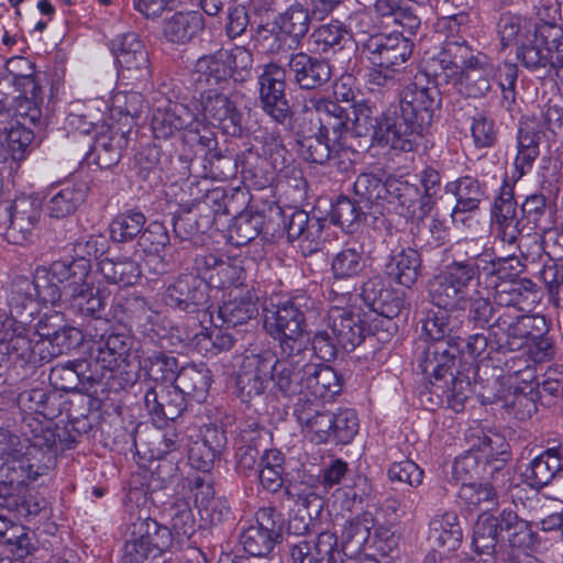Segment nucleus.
Listing matches in <instances>:
<instances>
[{"instance_id": "1", "label": "nucleus", "mask_w": 563, "mask_h": 563, "mask_svg": "<svg viewBox=\"0 0 563 563\" xmlns=\"http://www.w3.org/2000/svg\"><path fill=\"white\" fill-rule=\"evenodd\" d=\"M168 511L170 529L148 516L131 515L125 532L122 563H145L165 552L170 547L174 536L183 541L195 533L196 521L187 500H176Z\"/></svg>"}, {"instance_id": "2", "label": "nucleus", "mask_w": 563, "mask_h": 563, "mask_svg": "<svg viewBox=\"0 0 563 563\" xmlns=\"http://www.w3.org/2000/svg\"><path fill=\"white\" fill-rule=\"evenodd\" d=\"M355 42L372 65L367 76L371 85L393 87L410 77L413 44L402 34L374 33Z\"/></svg>"}, {"instance_id": "3", "label": "nucleus", "mask_w": 563, "mask_h": 563, "mask_svg": "<svg viewBox=\"0 0 563 563\" xmlns=\"http://www.w3.org/2000/svg\"><path fill=\"white\" fill-rule=\"evenodd\" d=\"M440 103V91L426 74L415 75L413 81L400 92V112L391 108V114L399 136L409 143L407 152L415 150L419 139L430 128Z\"/></svg>"}, {"instance_id": "4", "label": "nucleus", "mask_w": 563, "mask_h": 563, "mask_svg": "<svg viewBox=\"0 0 563 563\" xmlns=\"http://www.w3.org/2000/svg\"><path fill=\"white\" fill-rule=\"evenodd\" d=\"M312 303L308 296L300 294L265 310L264 328L271 336L279 341L284 353L302 351L306 312Z\"/></svg>"}, {"instance_id": "5", "label": "nucleus", "mask_w": 563, "mask_h": 563, "mask_svg": "<svg viewBox=\"0 0 563 563\" xmlns=\"http://www.w3.org/2000/svg\"><path fill=\"white\" fill-rule=\"evenodd\" d=\"M517 59L529 70H550L563 65V29L554 23L539 24L530 42L518 45Z\"/></svg>"}, {"instance_id": "6", "label": "nucleus", "mask_w": 563, "mask_h": 563, "mask_svg": "<svg viewBox=\"0 0 563 563\" xmlns=\"http://www.w3.org/2000/svg\"><path fill=\"white\" fill-rule=\"evenodd\" d=\"M473 269L464 265H448L439 275L430 282V297L432 302L443 310L464 311L474 291Z\"/></svg>"}, {"instance_id": "7", "label": "nucleus", "mask_w": 563, "mask_h": 563, "mask_svg": "<svg viewBox=\"0 0 563 563\" xmlns=\"http://www.w3.org/2000/svg\"><path fill=\"white\" fill-rule=\"evenodd\" d=\"M545 325L543 317L518 313L514 309H498L497 318L489 325V332L500 350L516 352L530 345L534 334Z\"/></svg>"}, {"instance_id": "8", "label": "nucleus", "mask_w": 563, "mask_h": 563, "mask_svg": "<svg viewBox=\"0 0 563 563\" xmlns=\"http://www.w3.org/2000/svg\"><path fill=\"white\" fill-rule=\"evenodd\" d=\"M353 109L354 119L351 122L353 135L358 137L371 136L378 145L407 152L409 143H406V140L404 141L399 136L391 108H388L380 119L376 110L365 101L356 102Z\"/></svg>"}, {"instance_id": "9", "label": "nucleus", "mask_w": 563, "mask_h": 563, "mask_svg": "<svg viewBox=\"0 0 563 563\" xmlns=\"http://www.w3.org/2000/svg\"><path fill=\"white\" fill-rule=\"evenodd\" d=\"M112 51L119 65V78L124 85L136 87L150 80L148 53L137 34L118 35L112 40Z\"/></svg>"}, {"instance_id": "10", "label": "nucleus", "mask_w": 563, "mask_h": 563, "mask_svg": "<svg viewBox=\"0 0 563 563\" xmlns=\"http://www.w3.org/2000/svg\"><path fill=\"white\" fill-rule=\"evenodd\" d=\"M34 332L26 327L25 320L7 318L0 313V352L25 363L36 364L46 356L42 355L44 340L36 339Z\"/></svg>"}, {"instance_id": "11", "label": "nucleus", "mask_w": 563, "mask_h": 563, "mask_svg": "<svg viewBox=\"0 0 563 563\" xmlns=\"http://www.w3.org/2000/svg\"><path fill=\"white\" fill-rule=\"evenodd\" d=\"M261 109L275 122L285 124L291 119V110L286 98V68L278 63L262 67L257 79Z\"/></svg>"}, {"instance_id": "12", "label": "nucleus", "mask_w": 563, "mask_h": 563, "mask_svg": "<svg viewBox=\"0 0 563 563\" xmlns=\"http://www.w3.org/2000/svg\"><path fill=\"white\" fill-rule=\"evenodd\" d=\"M312 18L311 8L299 2L289 5L275 18L274 24L278 27L279 35L276 36V46H272V53L278 56V63L287 57L288 51L300 46L309 32Z\"/></svg>"}, {"instance_id": "13", "label": "nucleus", "mask_w": 563, "mask_h": 563, "mask_svg": "<svg viewBox=\"0 0 563 563\" xmlns=\"http://www.w3.org/2000/svg\"><path fill=\"white\" fill-rule=\"evenodd\" d=\"M42 218V206L32 197H19L12 201L11 219L4 240L11 244L24 245L34 241Z\"/></svg>"}, {"instance_id": "14", "label": "nucleus", "mask_w": 563, "mask_h": 563, "mask_svg": "<svg viewBox=\"0 0 563 563\" xmlns=\"http://www.w3.org/2000/svg\"><path fill=\"white\" fill-rule=\"evenodd\" d=\"M424 192L421 194L417 185L401 179V185L412 189L408 196L400 192V213L411 220L426 218L432 210L435 197L441 188V177L438 170L428 167L422 170L420 177Z\"/></svg>"}, {"instance_id": "15", "label": "nucleus", "mask_w": 563, "mask_h": 563, "mask_svg": "<svg viewBox=\"0 0 563 563\" xmlns=\"http://www.w3.org/2000/svg\"><path fill=\"white\" fill-rule=\"evenodd\" d=\"M203 120L221 129L225 134L236 135L242 130V113L235 103L216 89H208L200 96Z\"/></svg>"}, {"instance_id": "16", "label": "nucleus", "mask_w": 563, "mask_h": 563, "mask_svg": "<svg viewBox=\"0 0 563 563\" xmlns=\"http://www.w3.org/2000/svg\"><path fill=\"white\" fill-rule=\"evenodd\" d=\"M493 287L497 310L509 308L518 313H530L541 298L538 286L528 278L501 280Z\"/></svg>"}, {"instance_id": "17", "label": "nucleus", "mask_w": 563, "mask_h": 563, "mask_svg": "<svg viewBox=\"0 0 563 563\" xmlns=\"http://www.w3.org/2000/svg\"><path fill=\"white\" fill-rule=\"evenodd\" d=\"M272 356L251 354L243 357L236 375L238 396L247 402L264 393L269 380Z\"/></svg>"}, {"instance_id": "18", "label": "nucleus", "mask_w": 563, "mask_h": 563, "mask_svg": "<svg viewBox=\"0 0 563 563\" xmlns=\"http://www.w3.org/2000/svg\"><path fill=\"white\" fill-rule=\"evenodd\" d=\"M284 58L288 59V71L292 76L295 84L301 89H318L331 79V66L323 58L311 56L305 52L291 53Z\"/></svg>"}, {"instance_id": "19", "label": "nucleus", "mask_w": 563, "mask_h": 563, "mask_svg": "<svg viewBox=\"0 0 563 563\" xmlns=\"http://www.w3.org/2000/svg\"><path fill=\"white\" fill-rule=\"evenodd\" d=\"M476 55L465 40L452 36L445 40L430 67L434 76H442L446 81L452 82Z\"/></svg>"}, {"instance_id": "20", "label": "nucleus", "mask_w": 563, "mask_h": 563, "mask_svg": "<svg viewBox=\"0 0 563 563\" xmlns=\"http://www.w3.org/2000/svg\"><path fill=\"white\" fill-rule=\"evenodd\" d=\"M195 121V113L186 104L167 100L164 106L155 108L151 126L155 139L168 140L190 128Z\"/></svg>"}, {"instance_id": "21", "label": "nucleus", "mask_w": 563, "mask_h": 563, "mask_svg": "<svg viewBox=\"0 0 563 563\" xmlns=\"http://www.w3.org/2000/svg\"><path fill=\"white\" fill-rule=\"evenodd\" d=\"M354 191L367 202L378 203L386 201L387 203L400 207V192L402 191L405 196H408V194L412 192V189L401 185L400 178L388 177L383 181L374 174L364 173L356 178Z\"/></svg>"}, {"instance_id": "22", "label": "nucleus", "mask_w": 563, "mask_h": 563, "mask_svg": "<svg viewBox=\"0 0 563 563\" xmlns=\"http://www.w3.org/2000/svg\"><path fill=\"white\" fill-rule=\"evenodd\" d=\"M329 329L338 338L340 347L353 351L358 346L366 333V324L360 313L351 308L333 306L328 312Z\"/></svg>"}, {"instance_id": "23", "label": "nucleus", "mask_w": 563, "mask_h": 563, "mask_svg": "<svg viewBox=\"0 0 563 563\" xmlns=\"http://www.w3.org/2000/svg\"><path fill=\"white\" fill-rule=\"evenodd\" d=\"M294 415L312 442L321 444L332 441L334 412L320 410L312 400L299 398Z\"/></svg>"}, {"instance_id": "24", "label": "nucleus", "mask_w": 563, "mask_h": 563, "mask_svg": "<svg viewBox=\"0 0 563 563\" xmlns=\"http://www.w3.org/2000/svg\"><path fill=\"white\" fill-rule=\"evenodd\" d=\"M300 384L302 385L301 395L309 399L332 398L338 395L342 388V380L339 374L329 365L308 363L301 369Z\"/></svg>"}, {"instance_id": "25", "label": "nucleus", "mask_w": 563, "mask_h": 563, "mask_svg": "<svg viewBox=\"0 0 563 563\" xmlns=\"http://www.w3.org/2000/svg\"><path fill=\"white\" fill-rule=\"evenodd\" d=\"M494 78H496L495 66L485 55L477 54L452 84L467 97L479 98L490 90Z\"/></svg>"}, {"instance_id": "26", "label": "nucleus", "mask_w": 563, "mask_h": 563, "mask_svg": "<svg viewBox=\"0 0 563 563\" xmlns=\"http://www.w3.org/2000/svg\"><path fill=\"white\" fill-rule=\"evenodd\" d=\"M499 530L506 533V541L510 548L507 553H529L539 544V534L532 523L521 519L511 509H504L499 514Z\"/></svg>"}, {"instance_id": "27", "label": "nucleus", "mask_w": 563, "mask_h": 563, "mask_svg": "<svg viewBox=\"0 0 563 563\" xmlns=\"http://www.w3.org/2000/svg\"><path fill=\"white\" fill-rule=\"evenodd\" d=\"M302 351H294L291 354L280 352V358L273 361L269 379L285 396L301 395V369L305 366Z\"/></svg>"}, {"instance_id": "28", "label": "nucleus", "mask_w": 563, "mask_h": 563, "mask_svg": "<svg viewBox=\"0 0 563 563\" xmlns=\"http://www.w3.org/2000/svg\"><path fill=\"white\" fill-rule=\"evenodd\" d=\"M147 411L158 419L174 421L186 408L185 395L176 385L156 384L144 396Z\"/></svg>"}, {"instance_id": "29", "label": "nucleus", "mask_w": 563, "mask_h": 563, "mask_svg": "<svg viewBox=\"0 0 563 563\" xmlns=\"http://www.w3.org/2000/svg\"><path fill=\"white\" fill-rule=\"evenodd\" d=\"M543 136L539 121L532 117H525L520 121L518 131V153L515 159L517 179L529 173L539 156V144Z\"/></svg>"}, {"instance_id": "30", "label": "nucleus", "mask_w": 563, "mask_h": 563, "mask_svg": "<svg viewBox=\"0 0 563 563\" xmlns=\"http://www.w3.org/2000/svg\"><path fill=\"white\" fill-rule=\"evenodd\" d=\"M494 224L497 235L503 242L515 244L521 233L520 220L517 218V203L514 199V190L509 185L500 188L493 209Z\"/></svg>"}, {"instance_id": "31", "label": "nucleus", "mask_w": 563, "mask_h": 563, "mask_svg": "<svg viewBox=\"0 0 563 563\" xmlns=\"http://www.w3.org/2000/svg\"><path fill=\"white\" fill-rule=\"evenodd\" d=\"M205 299V287L201 279L192 274L178 276L165 291L167 306L180 311L191 312Z\"/></svg>"}, {"instance_id": "32", "label": "nucleus", "mask_w": 563, "mask_h": 563, "mask_svg": "<svg viewBox=\"0 0 563 563\" xmlns=\"http://www.w3.org/2000/svg\"><path fill=\"white\" fill-rule=\"evenodd\" d=\"M133 338L125 332H113L91 346L90 356L104 369L113 371L125 362L133 346Z\"/></svg>"}, {"instance_id": "33", "label": "nucleus", "mask_w": 563, "mask_h": 563, "mask_svg": "<svg viewBox=\"0 0 563 563\" xmlns=\"http://www.w3.org/2000/svg\"><path fill=\"white\" fill-rule=\"evenodd\" d=\"M224 432L218 428H208L201 439L187 443L188 462L192 468L208 473L224 446Z\"/></svg>"}, {"instance_id": "34", "label": "nucleus", "mask_w": 563, "mask_h": 563, "mask_svg": "<svg viewBox=\"0 0 563 563\" xmlns=\"http://www.w3.org/2000/svg\"><path fill=\"white\" fill-rule=\"evenodd\" d=\"M563 473V442L536 456L527 466L525 476L530 486L542 488Z\"/></svg>"}, {"instance_id": "35", "label": "nucleus", "mask_w": 563, "mask_h": 563, "mask_svg": "<svg viewBox=\"0 0 563 563\" xmlns=\"http://www.w3.org/2000/svg\"><path fill=\"white\" fill-rule=\"evenodd\" d=\"M455 253L460 260H454L450 265H464L472 268L474 276L481 284L483 273L495 276L499 271L490 253L485 250L481 239L463 240L457 242Z\"/></svg>"}, {"instance_id": "36", "label": "nucleus", "mask_w": 563, "mask_h": 563, "mask_svg": "<svg viewBox=\"0 0 563 563\" xmlns=\"http://www.w3.org/2000/svg\"><path fill=\"white\" fill-rule=\"evenodd\" d=\"M438 341L430 343L423 354L420 363L422 373L433 377L435 380L442 379L450 374L454 364L455 356L461 351V345L456 340Z\"/></svg>"}, {"instance_id": "37", "label": "nucleus", "mask_w": 563, "mask_h": 563, "mask_svg": "<svg viewBox=\"0 0 563 563\" xmlns=\"http://www.w3.org/2000/svg\"><path fill=\"white\" fill-rule=\"evenodd\" d=\"M445 191L452 194L456 199V205L452 210L451 218L454 223L464 222L461 217L465 212H472L478 209L485 192L479 181L471 176H463L445 185Z\"/></svg>"}, {"instance_id": "38", "label": "nucleus", "mask_w": 563, "mask_h": 563, "mask_svg": "<svg viewBox=\"0 0 563 563\" xmlns=\"http://www.w3.org/2000/svg\"><path fill=\"white\" fill-rule=\"evenodd\" d=\"M126 145L128 139L124 132L108 128L96 136L88 158L101 169L111 168L120 162Z\"/></svg>"}, {"instance_id": "39", "label": "nucleus", "mask_w": 563, "mask_h": 563, "mask_svg": "<svg viewBox=\"0 0 563 563\" xmlns=\"http://www.w3.org/2000/svg\"><path fill=\"white\" fill-rule=\"evenodd\" d=\"M46 471L47 466L42 464L26 446L0 467V479L11 485H23L35 481L38 476L44 475Z\"/></svg>"}, {"instance_id": "40", "label": "nucleus", "mask_w": 563, "mask_h": 563, "mask_svg": "<svg viewBox=\"0 0 563 563\" xmlns=\"http://www.w3.org/2000/svg\"><path fill=\"white\" fill-rule=\"evenodd\" d=\"M192 75L195 81L200 85L223 88L232 78L227 52L219 49L213 54L200 56L194 65Z\"/></svg>"}, {"instance_id": "41", "label": "nucleus", "mask_w": 563, "mask_h": 563, "mask_svg": "<svg viewBox=\"0 0 563 563\" xmlns=\"http://www.w3.org/2000/svg\"><path fill=\"white\" fill-rule=\"evenodd\" d=\"M205 27V19L198 11L176 12L163 25V35L169 43L185 45Z\"/></svg>"}, {"instance_id": "42", "label": "nucleus", "mask_w": 563, "mask_h": 563, "mask_svg": "<svg viewBox=\"0 0 563 563\" xmlns=\"http://www.w3.org/2000/svg\"><path fill=\"white\" fill-rule=\"evenodd\" d=\"M421 257L417 250L407 247L394 252L387 264L386 274L393 280L410 288L416 284L421 274Z\"/></svg>"}, {"instance_id": "43", "label": "nucleus", "mask_w": 563, "mask_h": 563, "mask_svg": "<svg viewBox=\"0 0 563 563\" xmlns=\"http://www.w3.org/2000/svg\"><path fill=\"white\" fill-rule=\"evenodd\" d=\"M230 294L228 301L223 302L219 308V317L223 323L229 327H236L244 324L255 318L258 313L257 297L254 292L247 289L244 294Z\"/></svg>"}, {"instance_id": "44", "label": "nucleus", "mask_w": 563, "mask_h": 563, "mask_svg": "<svg viewBox=\"0 0 563 563\" xmlns=\"http://www.w3.org/2000/svg\"><path fill=\"white\" fill-rule=\"evenodd\" d=\"M373 518L369 514H362L345 520L342 525L340 544L346 556L362 552L369 541Z\"/></svg>"}, {"instance_id": "45", "label": "nucleus", "mask_w": 563, "mask_h": 563, "mask_svg": "<svg viewBox=\"0 0 563 563\" xmlns=\"http://www.w3.org/2000/svg\"><path fill=\"white\" fill-rule=\"evenodd\" d=\"M47 202L49 217L64 219L79 208L86 198V186L84 184H65L60 188L55 187Z\"/></svg>"}, {"instance_id": "46", "label": "nucleus", "mask_w": 563, "mask_h": 563, "mask_svg": "<svg viewBox=\"0 0 563 563\" xmlns=\"http://www.w3.org/2000/svg\"><path fill=\"white\" fill-rule=\"evenodd\" d=\"M51 265L64 297L74 294L79 287H85L91 269L86 260L55 261Z\"/></svg>"}, {"instance_id": "47", "label": "nucleus", "mask_w": 563, "mask_h": 563, "mask_svg": "<svg viewBox=\"0 0 563 563\" xmlns=\"http://www.w3.org/2000/svg\"><path fill=\"white\" fill-rule=\"evenodd\" d=\"M33 139V132L20 123L12 124L9 129L0 128V165H4L10 158L23 159Z\"/></svg>"}, {"instance_id": "48", "label": "nucleus", "mask_w": 563, "mask_h": 563, "mask_svg": "<svg viewBox=\"0 0 563 563\" xmlns=\"http://www.w3.org/2000/svg\"><path fill=\"white\" fill-rule=\"evenodd\" d=\"M139 363L145 375L155 383L175 382L178 374V361L163 352L142 350Z\"/></svg>"}, {"instance_id": "49", "label": "nucleus", "mask_w": 563, "mask_h": 563, "mask_svg": "<svg viewBox=\"0 0 563 563\" xmlns=\"http://www.w3.org/2000/svg\"><path fill=\"white\" fill-rule=\"evenodd\" d=\"M537 27L539 25L531 20L511 12L503 13L497 22V33L504 47L530 42Z\"/></svg>"}, {"instance_id": "50", "label": "nucleus", "mask_w": 563, "mask_h": 563, "mask_svg": "<svg viewBox=\"0 0 563 563\" xmlns=\"http://www.w3.org/2000/svg\"><path fill=\"white\" fill-rule=\"evenodd\" d=\"M264 432L265 430L261 429L256 422L246 423L240 430L235 452L236 465L240 472L246 474L254 470L260 456L257 442Z\"/></svg>"}, {"instance_id": "51", "label": "nucleus", "mask_w": 563, "mask_h": 563, "mask_svg": "<svg viewBox=\"0 0 563 563\" xmlns=\"http://www.w3.org/2000/svg\"><path fill=\"white\" fill-rule=\"evenodd\" d=\"M175 385L185 395L198 402L205 400L211 383L210 371L205 365L183 366L177 374Z\"/></svg>"}, {"instance_id": "52", "label": "nucleus", "mask_w": 563, "mask_h": 563, "mask_svg": "<svg viewBox=\"0 0 563 563\" xmlns=\"http://www.w3.org/2000/svg\"><path fill=\"white\" fill-rule=\"evenodd\" d=\"M300 156L311 163L324 165L327 163L342 168L343 164L339 157L342 151L333 150L329 145V139L325 133H318L310 136H305L298 141Z\"/></svg>"}, {"instance_id": "53", "label": "nucleus", "mask_w": 563, "mask_h": 563, "mask_svg": "<svg viewBox=\"0 0 563 563\" xmlns=\"http://www.w3.org/2000/svg\"><path fill=\"white\" fill-rule=\"evenodd\" d=\"M214 217L208 206H198L196 211L189 210L173 219L174 233L180 240L191 239L196 234H205L212 227Z\"/></svg>"}, {"instance_id": "54", "label": "nucleus", "mask_w": 563, "mask_h": 563, "mask_svg": "<svg viewBox=\"0 0 563 563\" xmlns=\"http://www.w3.org/2000/svg\"><path fill=\"white\" fill-rule=\"evenodd\" d=\"M366 267V258L361 244L353 243L336 253L331 263L334 279H353L362 274Z\"/></svg>"}, {"instance_id": "55", "label": "nucleus", "mask_w": 563, "mask_h": 563, "mask_svg": "<svg viewBox=\"0 0 563 563\" xmlns=\"http://www.w3.org/2000/svg\"><path fill=\"white\" fill-rule=\"evenodd\" d=\"M99 271L107 282L124 287L136 284L141 277L139 263L129 257L102 258Z\"/></svg>"}, {"instance_id": "56", "label": "nucleus", "mask_w": 563, "mask_h": 563, "mask_svg": "<svg viewBox=\"0 0 563 563\" xmlns=\"http://www.w3.org/2000/svg\"><path fill=\"white\" fill-rule=\"evenodd\" d=\"M31 279L24 276L14 278L11 285L10 295L8 297V305L10 316L7 318H14L16 320L27 321V317L33 314L32 306L37 298L33 295Z\"/></svg>"}, {"instance_id": "57", "label": "nucleus", "mask_w": 563, "mask_h": 563, "mask_svg": "<svg viewBox=\"0 0 563 563\" xmlns=\"http://www.w3.org/2000/svg\"><path fill=\"white\" fill-rule=\"evenodd\" d=\"M22 433V439L32 453L36 450L42 451L43 454L52 452L57 444V439L60 441V433H56L35 418H24Z\"/></svg>"}, {"instance_id": "58", "label": "nucleus", "mask_w": 563, "mask_h": 563, "mask_svg": "<svg viewBox=\"0 0 563 563\" xmlns=\"http://www.w3.org/2000/svg\"><path fill=\"white\" fill-rule=\"evenodd\" d=\"M63 302L68 305L70 309L81 316L99 318L103 310L106 301L100 291L95 290L91 283L87 282L85 287H79L64 297Z\"/></svg>"}, {"instance_id": "59", "label": "nucleus", "mask_w": 563, "mask_h": 563, "mask_svg": "<svg viewBox=\"0 0 563 563\" xmlns=\"http://www.w3.org/2000/svg\"><path fill=\"white\" fill-rule=\"evenodd\" d=\"M499 516L488 512L478 516L474 529L472 544L477 553L493 555L498 543Z\"/></svg>"}, {"instance_id": "60", "label": "nucleus", "mask_w": 563, "mask_h": 563, "mask_svg": "<svg viewBox=\"0 0 563 563\" xmlns=\"http://www.w3.org/2000/svg\"><path fill=\"white\" fill-rule=\"evenodd\" d=\"M360 296L369 309L387 318L396 316L399 311V300L395 305L388 302V298L393 295L384 288L382 280L378 278L365 282L362 285Z\"/></svg>"}, {"instance_id": "61", "label": "nucleus", "mask_w": 563, "mask_h": 563, "mask_svg": "<svg viewBox=\"0 0 563 563\" xmlns=\"http://www.w3.org/2000/svg\"><path fill=\"white\" fill-rule=\"evenodd\" d=\"M33 295L43 305L58 306L64 300L60 286L52 273V265L48 267L38 266L31 279Z\"/></svg>"}, {"instance_id": "62", "label": "nucleus", "mask_w": 563, "mask_h": 563, "mask_svg": "<svg viewBox=\"0 0 563 563\" xmlns=\"http://www.w3.org/2000/svg\"><path fill=\"white\" fill-rule=\"evenodd\" d=\"M146 218L143 212L128 210L118 214L110 223V236L118 243H126L141 235Z\"/></svg>"}, {"instance_id": "63", "label": "nucleus", "mask_w": 563, "mask_h": 563, "mask_svg": "<svg viewBox=\"0 0 563 563\" xmlns=\"http://www.w3.org/2000/svg\"><path fill=\"white\" fill-rule=\"evenodd\" d=\"M429 539L441 547L455 549L462 540V528L457 516L454 512H446L433 518L430 522Z\"/></svg>"}, {"instance_id": "64", "label": "nucleus", "mask_w": 563, "mask_h": 563, "mask_svg": "<svg viewBox=\"0 0 563 563\" xmlns=\"http://www.w3.org/2000/svg\"><path fill=\"white\" fill-rule=\"evenodd\" d=\"M317 49L321 53H328L331 49H341L349 41V31L339 20H332L329 23L321 24L310 35Z\"/></svg>"}]
</instances>
